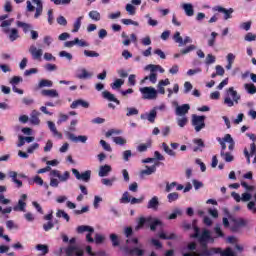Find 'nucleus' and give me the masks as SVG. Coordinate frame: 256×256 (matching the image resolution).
<instances>
[{
  "mask_svg": "<svg viewBox=\"0 0 256 256\" xmlns=\"http://www.w3.org/2000/svg\"><path fill=\"white\" fill-rule=\"evenodd\" d=\"M200 247L202 248L199 253L194 252V253H184L183 256H213L217 255V253H221V248H209L207 243L209 242H199Z\"/></svg>",
  "mask_w": 256,
  "mask_h": 256,
  "instance_id": "obj_1",
  "label": "nucleus"
},
{
  "mask_svg": "<svg viewBox=\"0 0 256 256\" xmlns=\"http://www.w3.org/2000/svg\"><path fill=\"white\" fill-rule=\"evenodd\" d=\"M239 101H241V95L237 93L235 88H228L227 96L224 99V105H227V107H233L235 104L239 105Z\"/></svg>",
  "mask_w": 256,
  "mask_h": 256,
  "instance_id": "obj_2",
  "label": "nucleus"
},
{
  "mask_svg": "<svg viewBox=\"0 0 256 256\" xmlns=\"http://www.w3.org/2000/svg\"><path fill=\"white\" fill-rule=\"evenodd\" d=\"M145 223H150V231H157V227H159V225H163V222H161V220H153V218L151 217H141L138 221V225L136 226V231H139V229H143V227H145Z\"/></svg>",
  "mask_w": 256,
  "mask_h": 256,
  "instance_id": "obj_3",
  "label": "nucleus"
},
{
  "mask_svg": "<svg viewBox=\"0 0 256 256\" xmlns=\"http://www.w3.org/2000/svg\"><path fill=\"white\" fill-rule=\"evenodd\" d=\"M64 253L66 254V256H83L85 255V252L83 251V249H81L79 246H75V245H69L66 248H59V256H61Z\"/></svg>",
  "mask_w": 256,
  "mask_h": 256,
  "instance_id": "obj_4",
  "label": "nucleus"
},
{
  "mask_svg": "<svg viewBox=\"0 0 256 256\" xmlns=\"http://www.w3.org/2000/svg\"><path fill=\"white\" fill-rule=\"evenodd\" d=\"M192 125L196 133H199L201 129H205V116H198L194 114L192 116Z\"/></svg>",
  "mask_w": 256,
  "mask_h": 256,
  "instance_id": "obj_5",
  "label": "nucleus"
},
{
  "mask_svg": "<svg viewBox=\"0 0 256 256\" xmlns=\"http://www.w3.org/2000/svg\"><path fill=\"white\" fill-rule=\"evenodd\" d=\"M140 93H142L143 99H148V100L157 99V91L153 87L140 88Z\"/></svg>",
  "mask_w": 256,
  "mask_h": 256,
  "instance_id": "obj_6",
  "label": "nucleus"
},
{
  "mask_svg": "<svg viewBox=\"0 0 256 256\" xmlns=\"http://www.w3.org/2000/svg\"><path fill=\"white\" fill-rule=\"evenodd\" d=\"M72 173L78 181H84V183H89V181H91V170H86L85 172L80 173L79 170L73 168Z\"/></svg>",
  "mask_w": 256,
  "mask_h": 256,
  "instance_id": "obj_7",
  "label": "nucleus"
},
{
  "mask_svg": "<svg viewBox=\"0 0 256 256\" xmlns=\"http://www.w3.org/2000/svg\"><path fill=\"white\" fill-rule=\"evenodd\" d=\"M120 203H124V204L131 203V205H137L139 203H143V198L133 197L131 199V196L129 195V192L126 191V192L123 193V195L120 199Z\"/></svg>",
  "mask_w": 256,
  "mask_h": 256,
  "instance_id": "obj_8",
  "label": "nucleus"
},
{
  "mask_svg": "<svg viewBox=\"0 0 256 256\" xmlns=\"http://www.w3.org/2000/svg\"><path fill=\"white\" fill-rule=\"evenodd\" d=\"M8 175L12 179V183L17 184L18 189H21V187H23V182L17 179V177H19L20 179H27V176L25 174H17V172L15 171H10Z\"/></svg>",
  "mask_w": 256,
  "mask_h": 256,
  "instance_id": "obj_9",
  "label": "nucleus"
},
{
  "mask_svg": "<svg viewBox=\"0 0 256 256\" xmlns=\"http://www.w3.org/2000/svg\"><path fill=\"white\" fill-rule=\"evenodd\" d=\"M29 53L32 55V59L34 61H41V58L43 57V49H37L35 46H30Z\"/></svg>",
  "mask_w": 256,
  "mask_h": 256,
  "instance_id": "obj_10",
  "label": "nucleus"
},
{
  "mask_svg": "<svg viewBox=\"0 0 256 256\" xmlns=\"http://www.w3.org/2000/svg\"><path fill=\"white\" fill-rule=\"evenodd\" d=\"M27 199V194H22L21 198L18 200V204L13 207V211H22L25 213V207H27V203L25 202Z\"/></svg>",
  "mask_w": 256,
  "mask_h": 256,
  "instance_id": "obj_11",
  "label": "nucleus"
},
{
  "mask_svg": "<svg viewBox=\"0 0 256 256\" xmlns=\"http://www.w3.org/2000/svg\"><path fill=\"white\" fill-rule=\"evenodd\" d=\"M198 241H199V243L209 242V241H211V243H213L215 241V239H213V237H211V231L205 229L202 231L201 234H199Z\"/></svg>",
  "mask_w": 256,
  "mask_h": 256,
  "instance_id": "obj_12",
  "label": "nucleus"
},
{
  "mask_svg": "<svg viewBox=\"0 0 256 256\" xmlns=\"http://www.w3.org/2000/svg\"><path fill=\"white\" fill-rule=\"evenodd\" d=\"M232 222L234 223L231 228V230L233 232L239 231V229H241V227H245L247 225V221H245V219H243V218H234V219H232Z\"/></svg>",
  "mask_w": 256,
  "mask_h": 256,
  "instance_id": "obj_13",
  "label": "nucleus"
},
{
  "mask_svg": "<svg viewBox=\"0 0 256 256\" xmlns=\"http://www.w3.org/2000/svg\"><path fill=\"white\" fill-rule=\"evenodd\" d=\"M66 135L68 139H70V141H73V143H87V136H83V135L75 136V134L71 132H67Z\"/></svg>",
  "mask_w": 256,
  "mask_h": 256,
  "instance_id": "obj_14",
  "label": "nucleus"
},
{
  "mask_svg": "<svg viewBox=\"0 0 256 256\" xmlns=\"http://www.w3.org/2000/svg\"><path fill=\"white\" fill-rule=\"evenodd\" d=\"M9 17V15L5 14L0 16V21H2L0 27L3 28V32L4 33H9V28H5V27H10L11 23H13V20H5Z\"/></svg>",
  "mask_w": 256,
  "mask_h": 256,
  "instance_id": "obj_15",
  "label": "nucleus"
},
{
  "mask_svg": "<svg viewBox=\"0 0 256 256\" xmlns=\"http://www.w3.org/2000/svg\"><path fill=\"white\" fill-rule=\"evenodd\" d=\"M71 109H77V107H83L84 109H89V102L78 99L72 102L70 105Z\"/></svg>",
  "mask_w": 256,
  "mask_h": 256,
  "instance_id": "obj_16",
  "label": "nucleus"
},
{
  "mask_svg": "<svg viewBox=\"0 0 256 256\" xmlns=\"http://www.w3.org/2000/svg\"><path fill=\"white\" fill-rule=\"evenodd\" d=\"M216 11H218V13H224V19L225 21H227V19H231V17H233L231 14L233 13V8L230 9H225L221 6H217Z\"/></svg>",
  "mask_w": 256,
  "mask_h": 256,
  "instance_id": "obj_17",
  "label": "nucleus"
},
{
  "mask_svg": "<svg viewBox=\"0 0 256 256\" xmlns=\"http://www.w3.org/2000/svg\"><path fill=\"white\" fill-rule=\"evenodd\" d=\"M32 2L37 5L34 18L39 19L43 13V2H41V0H32Z\"/></svg>",
  "mask_w": 256,
  "mask_h": 256,
  "instance_id": "obj_18",
  "label": "nucleus"
},
{
  "mask_svg": "<svg viewBox=\"0 0 256 256\" xmlns=\"http://www.w3.org/2000/svg\"><path fill=\"white\" fill-rule=\"evenodd\" d=\"M159 239H163L164 241H175L177 239V234L170 233L169 235L165 234V232H160L157 234Z\"/></svg>",
  "mask_w": 256,
  "mask_h": 256,
  "instance_id": "obj_19",
  "label": "nucleus"
},
{
  "mask_svg": "<svg viewBox=\"0 0 256 256\" xmlns=\"http://www.w3.org/2000/svg\"><path fill=\"white\" fill-rule=\"evenodd\" d=\"M102 97L104 99H107L108 101H112L113 103H116V105H121V101L119 99L115 98V95L111 94L109 91L102 92Z\"/></svg>",
  "mask_w": 256,
  "mask_h": 256,
  "instance_id": "obj_20",
  "label": "nucleus"
},
{
  "mask_svg": "<svg viewBox=\"0 0 256 256\" xmlns=\"http://www.w3.org/2000/svg\"><path fill=\"white\" fill-rule=\"evenodd\" d=\"M189 109H191V106H189V104H183L181 106H178L176 108V115H179V116L187 115V113H189Z\"/></svg>",
  "mask_w": 256,
  "mask_h": 256,
  "instance_id": "obj_21",
  "label": "nucleus"
},
{
  "mask_svg": "<svg viewBox=\"0 0 256 256\" xmlns=\"http://www.w3.org/2000/svg\"><path fill=\"white\" fill-rule=\"evenodd\" d=\"M157 167H159V162L155 163L152 166H146V169L142 170L140 173L141 175H153V173L157 171Z\"/></svg>",
  "mask_w": 256,
  "mask_h": 256,
  "instance_id": "obj_22",
  "label": "nucleus"
},
{
  "mask_svg": "<svg viewBox=\"0 0 256 256\" xmlns=\"http://www.w3.org/2000/svg\"><path fill=\"white\" fill-rule=\"evenodd\" d=\"M17 27H20L22 29L23 33H29V31H32L33 26L29 23L17 21L16 22Z\"/></svg>",
  "mask_w": 256,
  "mask_h": 256,
  "instance_id": "obj_23",
  "label": "nucleus"
},
{
  "mask_svg": "<svg viewBox=\"0 0 256 256\" xmlns=\"http://www.w3.org/2000/svg\"><path fill=\"white\" fill-rule=\"evenodd\" d=\"M151 145H153V141H151V139H149V140H147L146 143H142V144L138 145L137 151H139V153H145V151H147L148 149H151Z\"/></svg>",
  "mask_w": 256,
  "mask_h": 256,
  "instance_id": "obj_24",
  "label": "nucleus"
},
{
  "mask_svg": "<svg viewBox=\"0 0 256 256\" xmlns=\"http://www.w3.org/2000/svg\"><path fill=\"white\" fill-rule=\"evenodd\" d=\"M182 9L184 10L187 17H193L195 15V10L193 9V4H183Z\"/></svg>",
  "mask_w": 256,
  "mask_h": 256,
  "instance_id": "obj_25",
  "label": "nucleus"
},
{
  "mask_svg": "<svg viewBox=\"0 0 256 256\" xmlns=\"http://www.w3.org/2000/svg\"><path fill=\"white\" fill-rule=\"evenodd\" d=\"M39 115H41L39 111L37 110L32 111L30 116V122L32 123V125H39L41 123V120H39Z\"/></svg>",
  "mask_w": 256,
  "mask_h": 256,
  "instance_id": "obj_26",
  "label": "nucleus"
},
{
  "mask_svg": "<svg viewBox=\"0 0 256 256\" xmlns=\"http://www.w3.org/2000/svg\"><path fill=\"white\" fill-rule=\"evenodd\" d=\"M41 95L43 97H52V98H55V97H59V92H57V90L55 89H50V90H42L41 91Z\"/></svg>",
  "mask_w": 256,
  "mask_h": 256,
  "instance_id": "obj_27",
  "label": "nucleus"
},
{
  "mask_svg": "<svg viewBox=\"0 0 256 256\" xmlns=\"http://www.w3.org/2000/svg\"><path fill=\"white\" fill-rule=\"evenodd\" d=\"M158 207H159V198L157 196H154L151 198V200H149L147 209L157 210Z\"/></svg>",
  "mask_w": 256,
  "mask_h": 256,
  "instance_id": "obj_28",
  "label": "nucleus"
},
{
  "mask_svg": "<svg viewBox=\"0 0 256 256\" xmlns=\"http://www.w3.org/2000/svg\"><path fill=\"white\" fill-rule=\"evenodd\" d=\"M109 173H111V166L110 165H104V166H100V170H99V177H107V175H109Z\"/></svg>",
  "mask_w": 256,
  "mask_h": 256,
  "instance_id": "obj_29",
  "label": "nucleus"
},
{
  "mask_svg": "<svg viewBox=\"0 0 256 256\" xmlns=\"http://www.w3.org/2000/svg\"><path fill=\"white\" fill-rule=\"evenodd\" d=\"M48 127L50 129V131L53 133L54 137H59V139L63 138V134L59 133V131H57V127L55 126V123L48 121Z\"/></svg>",
  "mask_w": 256,
  "mask_h": 256,
  "instance_id": "obj_30",
  "label": "nucleus"
},
{
  "mask_svg": "<svg viewBox=\"0 0 256 256\" xmlns=\"http://www.w3.org/2000/svg\"><path fill=\"white\" fill-rule=\"evenodd\" d=\"M95 233V229L91 226H87V225H81L77 227V233Z\"/></svg>",
  "mask_w": 256,
  "mask_h": 256,
  "instance_id": "obj_31",
  "label": "nucleus"
},
{
  "mask_svg": "<svg viewBox=\"0 0 256 256\" xmlns=\"http://www.w3.org/2000/svg\"><path fill=\"white\" fill-rule=\"evenodd\" d=\"M220 156L222 157V159H224L226 163H231V161H234L235 159V157L231 155L230 152L220 151Z\"/></svg>",
  "mask_w": 256,
  "mask_h": 256,
  "instance_id": "obj_32",
  "label": "nucleus"
},
{
  "mask_svg": "<svg viewBox=\"0 0 256 256\" xmlns=\"http://www.w3.org/2000/svg\"><path fill=\"white\" fill-rule=\"evenodd\" d=\"M244 89L250 95H255V93H256V85L253 84V83H246V84H244Z\"/></svg>",
  "mask_w": 256,
  "mask_h": 256,
  "instance_id": "obj_33",
  "label": "nucleus"
},
{
  "mask_svg": "<svg viewBox=\"0 0 256 256\" xmlns=\"http://www.w3.org/2000/svg\"><path fill=\"white\" fill-rule=\"evenodd\" d=\"M192 227L194 230V234L191 235L192 239L199 238V235H201V230L197 227V220H193Z\"/></svg>",
  "mask_w": 256,
  "mask_h": 256,
  "instance_id": "obj_34",
  "label": "nucleus"
},
{
  "mask_svg": "<svg viewBox=\"0 0 256 256\" xmlns=\"http://www.w3.org/2000/svg\"><path fill=\"white\" fill-rule=\"evenodd\" d=\"M44 87H53V81L47 79L40 80L38 83V89H43Z\"/></svg>",
  "mask_w": 256,
  "mask_h": 256,
  "instance_id": "obj_35",
  "label": "nucleus"
},
{
  "mask_svg": "<svg viewBox=\"0 0 256 256\" xmlns=\"http://www.w3.org/2000/svg\"><path fill=\"white\" fill-rule=\"evenodd\" d=\"M81 21H83V16H80L76 19L73 25L72 33H78L81 29Z\"/></svg>",
  "mask_w": 256,
  "mask_h": 256,
  "instance_id": "obj_36",
  "label": "nucleus"
},
{
  "mask_svg": "<svg viewBox=\"0 0 256 256\" xmlns=\"http://www.w3.org/2000/svg\"><path fill=\"white\" fill-rule=\"evenodd\" d=\"M219 254L221 256H235V252L233 249H231V247H227L224 251L220 248V252H217V255Z\"/></svg>",
  "mask_w": 256,
  "mask_h": 256,
  "instance_id": "obj_37",
  "label": "nucleus"
},
{
  "mask_svg": "<svg viewBox=\"0 0 256 256\" xmlns=\"http://www.w3.org/2000/svg\"><path fill=\"white\" fill-rule=\"evenodd\" d=\"M146 69H150L151 73H155V71H160V73H165V69H163V67H161L160 65L150 64L146 66Z\"/></svg>",
  "mask_w": 256,
  "mask_h": 256,
  "instance_id": "obj_38",
  "label": "nucleus"
},
{
  "mask_svg": "<svg viewBox=\"0 0 256 256\" xmlns=\"http://www.w3.org/2000/svg\"><path fill=\"white\" fill-rule=\"evenodd\" d=\"M36 249L37 251H41V255L42 256H45L47 255V253H49V246L48 245H45V244H38L36 245Z\"/></svg>",
  "mask_w": 256,
  "mask_h": 256,
  "instance_id": "obj_39",
  "label": "nucleus"
},
{
  "mask_svg": "<svg viewBox=\"0 0 256 256\" xmlns=\"http://www.w3.org/2000/svg\"><path fill=\"white\" fill-rule=\"evenodd\" d=\"M88 15L93 21H101V13H99L97 10L90 11Z\"/></svg>",
  "mask_w": 256,
  "mask_h": 256,
  "instance_id": "obj_40",
  "label": "nucleus"
},
{
  "mask_svg": "<svg viewBox=\"0 0 256 256\" xmlns=\"http://www.w3.org/2000/svg\"><path fill=\"white\" fill-rule=\"evenodd\" d=\"M10 41H17L19 39V30L12 28L9 34Z\"/></svg>",
  "mask_w": 256,
  "mask_h": 256,
  "instance_id": "obj_41",
  "label": "nucleus"
},
{
  "mask_svg": "<svg viewBox=\"0 0 256 256\" xmlns=\"http://www.w3.org/2000/svg\"><path fill=\"white\" fill-rule=\"evenodd\" d=\"M155 119H157V110L152 109L149 114H147V120L150 123H155Z\"/></svg>",
  "mask_w": 256,
  "mask_h": 256,
  "instance_id": "obj_42",
  "label": "nucleus"
},
{
  "mask_svg": "<svg viewBox=\"0 0 256 256\" xmlns=\"http://www.w3.org/2000/svg\"><path fill=\"white\" fill-rule=\"evenodd\" d=\"M80 72L76 75L77 79H89L91 77V74L85 68L81 69Z\"/></svg>",
  "mask_w": 256,
  "mask_h": 256,
  "instance_id": "obj_43",
  "label": "nucleus"
},
{
  "mask_svg": "<svg viewBox=\"0 0 256 256\" xmlns=\"http://www.w3.org/2000/svg\"><path fill=\"white\" fill-rule=\"evenodd\" d=\"M56 217H63V219H65L67 223H69V221L71 220V217H69V214H67L65 210H58L56 213Z\"/></svg>",
  "mask_w": 256,
  "mask_h": 256,
  "instance_id": "obj_44",
  "label": "nucleus"
},
{
  "mask_svg": "<svg viewBox=\"0 0 256 256\" xmlns=\"http://www.w3.org/2000/svg\"><path fill=\"white\" fill-rule=\"evenodd\" d=\"M126 117H133V115H139V110L135 107L126 108Z\"/></svg>",
  "mask_w": 256,
  "mask_h": 256,
  "instance_id": "obj_45",
  "label": "nucleus"
},
{
  "mask_svg": "<svg viewBox=\"0 0 256 256\" xmlns=\"http://www.w3.org/2000/svg\"><path fill=\"white\" fill-rule=\"evenodd\" d=\"M130 255L143 256L145 255V250L134 247L131 249Z\"/></svg>",
  "mask_w": 256,
  "mask_h": 256,
  "instance_id": "obj_46",
  "label": "nucleus"
},
{
  "mask_svg": "<svg viewBox=\"0 0 256 256\" xmlns=\"http://www.w3.org/2000/svg\"><path fill=\"white\" fill-rule=\"evenodd\" d=\"M110 241L112 242L113 247H119V236L117 234H110Z\"/></svg>",
  "mask_w": 256,
  "mask_h": 256,
  "instance_id": "obj_47",
  "label": "nucleus"
},
{
  "mask_svg": "<svg viewBox=\"0 0 256 256\" xmlns=\"http://www.w3.org/2000/svg\"><path fill=\"white\" fill-rule=\"evenodd\" d=\"M162 147L165 153H167V155H170V157H175L176 155L175 151L171 150V148H169V145H167V143L163 142Z\"/></svg>",
  "mask_w": 256,
  "mask_h": 256,
  "instance_id": "obj_48",
  "label": "nucleus"
},
{
  "mask_svg": "<svg viewBox=\"0 0 256 256\" xmlns=\"http://www.w3.org/2000/svg\"><path fill=\"white\" fill-rule=\"evenodd\" d=\"M125 80L122 79H116L112 84V89H121V86L124 85Z\"/></svg>",
  "mask_w": 256,
  "mask_h": 256,
  "instance_id": "obj_49",
  "label": "nucleus"
},
{
  "mask_svg": "<svg viewBox=\"0 0 256 256\" xmlns=\"http://www.w3.org/2000/svg\"><path fill=\"white\" fill-rule=\"evenodd\" d=\"M219 34L217 32L211 33V38L208 40V47H215V41Z\"/></svg>",
  "mask_w": 256,
  "mask_h": 256,
  "instance_id": "obj_50",
  "label": "nucleus"
},
{
  "mask_svg": "<svg viewBox=\"0 0 256 256\" xmlns=\"http://www.w3.org/2000/svg\"><path fill=\"white\" fill-rule=\"evenodd\" d=\"M167 199L169 203H173L174 201H177L179 199V193L172 192L167 195Z\"/></svg>",
  "mask_w": 256,
  "mask_h": 256,
  "instance_id": "obj_51",
  "label": "nucleus"
},
{
  "mask_svg": "<svg viewBox=\"0 0 256 256\" xmlns=\"http://www.w3.org/2000/svg\"><path fill=\"white\" fill-rule=\"evenodd\" d=\"M197 47L195 45H190L180 51L181 55H187V53H191V51H195Z\"/></svg>",
  "mask_w": 256,
  "mask_h": 256,
  "instance_id": "obj_52",
  "label": "nucleus"
},
{
  "mask_svg": "<svg viewBox=\"0 0 256 256\" xmlns=\"http://www.w3.org/2000/svg\"><path fill=\"white\" fill-rule=\"evenodd\" d=\"M121 23H123V25H134L135 27H139V22L131 19H122Z\"/></svg>",
  "mask_w": 256,
  "mask_h": 256,
  "instance_id": "obj_53",
  "label": "nucleus"
},
{
  "mask_svg": "<svg viewBox=\"0 0 256 256\" xmlns=\"http://www.w3.org/2000/svg\"><path fill=\"white\" fill-rule=\"evenodd\" d=\"M113 141H114V143H116V145H125V143H127V140H125L121 136L114 137Z\"/></svg>",
  "mask_w": 256,
  "mask_h": 256,
  "instance_id": "obj_54",
  "label": "nucleus"
},
{
  "mask_svg": "<svg viewBox=\"0 0 256 256\" xmlns=\"http://www.w3.org/2000/svg\"><path fill=\"white\" fill-rule=\"evenodd\" d=\"M137 76L135 74H131L129 77H128V83L131 87H135L136 83H137Z\"/></svg>",
  "mask_w": 256,
  "mask_h": 256,
  "instance_id": "obj_55",
  "label": "nucleus"
},
{
  "mask_svg": "<svg viewBox=\"0 0 256 256\" xmlns=\"http://www.w3.org/2000/svg\"><path fill=\"white\" fill-rule=\"evenodd\" d=\"M175 187H177V182H172V183L168 182L166 184V188H165L166 193H171V191H173V189H175Z\"/></svg>",
  "mask_w": 256,
  "mask_h": 256,
  "instance_id": "obj_56",
  "label": "nucleus"
},
{
  "mask_svg": "<svg viewBox=\"0 0 256 256\" xmlns=\"http://www.w3.org/2000/svg\"><path fill=\"white\" fill-rule=\"evenodd\" d=\"M22 81H23V78H21L20 76H14L10 80V83L13 85V87H15V85H19V83H21Z\"/></svg>",
  "mask_w": 256,
  "mask_h": 256,
  "instance_id": "obj_57",
  "label": "nucleus"
},
{
  "mask_svg": "<svg viewBox=\"0 0 256 256\" xmlns=\"http://www.w3.org/2000/svg\"><path fill=\"white\" fill-rule=\"evenodd\" d=\"M100 145L103 147L104 151H113V149L111 148V145H109L105 140H100Z\"/></svg>",
  "mask_w": 256,
  "mask_h": 256,
  "instance_id": "obj_58",
  "label": "nucleus"
},
{
  "mask_svg": "<svg viewBox=\"0 0 256 256\" xmlns=\"http://www.w3.org/2000/svg\"><path fill=\"white\" fill-rule=\"evenodd\" d=\"M151 244L156 247V249H163V244L161 243V241L155 239V238H152L151 239Z\"/></svg>",
  "mask_w": 256,
  "mask_h": 256,
  "instance_id": "obj_59",
  "label": "nucleus"
},
{
  "mask_svg": "<svg viewBox=\"0 0 256 256\" xmlns=\"http://www.w3.org/2000/svg\"><path fill=\"white\" fill-rule=\"evenodd\" d=\"M126 11H127V13H129V15H135V13H136L135 6H133L132 4H127Z\"/></svg>",
  "mask_w": 256,
  "mask_h": 256,
  "instance_id": "obj_60",
  "label": "nucleus"
},
{
  "mask_svg": "<svg viewBox=\"0 0 256 256\" xmlns=\"http://www.w3.org/2000/svg\"><path fill=\"white\" fill-rule=\"evenodd\" d=\"M36 149H39V143H34L27 148V153H35Z\"/></svg>",
  "mask_w": 256,
  "mask_h": 256,
  "instance_id": "obj_61",
  "label": "nucleus"
},
{
  "mask_svg": "<svg viewBox=\"0 0 256 256\" xmlns=\"http://www.w3.org/2000/svg\"><path fill=\"white\" fill-rule=\"evenodd\" d=\"M84 55L86 57H99V53L91 50H84Z\"/></svg>",
  "mask_w": 256,
  "mask_h": 256,
  "instance_id": "obj_62",
  "label": "nucleus"
},
{
  "mask_svg": "<svg viewBox=\"0 0 256 256\" xmlns=\"http://www.w3.org/2000/svg\"><path fill=\"white\" fill-rule=\"evenodd\" d=\"M55 227V224L52 221H48L46 224H43L44 231H51Z\"/></svg>",
  "mask_w": 256,
  "mask_h": 256,
  "instance_id": "obj_63",
  "label": "nucleus"
},
{
  "mask_svg": "<svg viewBox=\"0 0 256 256\" xmlns=\"http://www.w3.org/2000/svg\"><path fill=\"white\" fill-rule=\"evenodd\" d=\"M245 41H249V42H251V41H255L256 40V35L255 34H253V33H251V32H249V33H247L246 35H245Z\"/></svg>",
  "mask_w": 256,
  "mask_h": 256,
  "instance_id": "obj_64",
  "label": "nucleus"
}]
</instances>
